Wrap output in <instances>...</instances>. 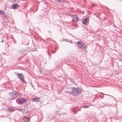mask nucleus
Wrapping results in <instances>:
<instances>
[{
    "instance_id": "1",
    "label": "nucleus",
    "mask_w": 122,
    "mask_h": 122,
    "mask_svg": "<svg viewBox=\"0 0 122 122\" xmlns=\"http://www.w3.org/2000/svg\"><path fill=\"white\" fill-rule=\"evenodd\" d=\"M81 90L79 88H76L73 87L72 88L71 91L69 93L74 96H76L80 95Z\"/></svg>"
},
{
    "instance_id": "9",
    "label": "nucleus",
    "mask_w": 122,
    "mask_h": 122,
    "mask_svg": "<svg viewBox=\"0 0 122 122\" xmlns=\"http://www.w3.org/2000/svg\"><path fill=\"white\" fill-rule=\"evenodd\" d=\"M40 99L38 97H36L34 99V101L35 102H38L40 100Z\"/></svg>"
},
{
    "instance_id": "15",
    "label": "nucleus",
    "mask_w": 122,
    "mask_h": 122,
    "mask_svg": "<svg viewBox=\"0 0 122 122\" xmlns=\"http://www.w3.org/2000/svg\"><path fill=\"white\" fill-rule=\"evenodd\" d=\"M26 120L28 121H30V119L29 117H26Z\"/></svg>"
},
{
    "instance_id": "22",
    "label": "nucleus",
    "mask_w": 122,
    "mask_h": 122,
    "mask_svg": "<svg viewBox=\"0 0 122 122\" xmlns=\"http://www.w3.org/2000/svg\"><path fill=\"white\" fill-rule=\"evenodd\" d=\"M86 46V48L87 47V46Z\"/></svg>"
},
{
    "instance_id": "13",
    "label": "nucleus",
    "mask_w": 122,
    "mask_h": 122,
    "mask_svg": "<svg viewBox=\"0 0 122 122\" xmlns=\"http://www.w3.org/2000/svg\"><path fill=\"white\" fill-rule=\"evenodd\" d=\"M74 19L77 21H78L79 20V18L77 17H75Z\"/></svg>"
},
{
    "instance_id": "8",
    "label": "nucleus",
    "mask_w": 122,
    "mask_h": 122,
    "mask_svg": "<svg viewBox=\"0 0 122 122\" xmlns=\"http://www.w3.org/2000/svg\"><path fill=\"white\" fill-rule=\"evenodd\" d=\"M1 14L3 15V17H6V14L3 11L1 12Z\"/></svg>"
},
{
    "instance_id": "18",
    "label": "nucleus",
    "mask_w": 122,
    "mask_h": 122,
    "mask_svg": "<svg viewBox=\"0 0 122 122\" xmlns=\"http://www.w3.org/2000/svg\"><path fill=\"white\" fill-rule=\"evenodd\" d=\"M3 11H2L1 10H0V13L1 14V13Z\"/></svg>"
},
{
    "instance_id": "23",
    "label": "nucleus",
    "mask_w": 122,
    "mask_h": 122,
    "mask_svg": "<svg viewBox=\"0 0 122 122\" xmlns=\"http://www.w3.org/2000/svg\"><path fill=\"white\" fill-rule=\"evenodd\" d=\"M106 95H107L106 94H105Z\"/></svg>"
},
{
    "instance_id": "4",
    "label": "nucleus",
    "mask_w": 122,
    "mask_h": 122,
    "mask_svg": "<svg viewBox=\"0 0 122 122\" xmlns=\"http://www.w3.org/2000/svg\"><path fill=\"white\" fill-rule=\"evenodd\" d=\"M19 93L17 92L16 91H15V92L14 94L12 95L11 97L10 98V100L14 99L17 97H19Z\"/></svg>"
},
{
    "instance_id": "11",
    "label": "nucleus",
    "mask_w": 122,
    "mask_h": 122,
    "mask_svg": "<svg viewBox=\"0 0 122 122\" xmlns=\"http://www.w3.org/2000/svg\"><path fill=\"white\" fill-rule=\"evenodd\" d=\"M24 52V51L23 50H20L19 51L18 53H19L22 54Z\"/></svg>"
},
{
    "instance_id": "16",
    "label": "nucleus",
    "mask_w": 122,
    "mask_h": 122,
    "mask_svg": "<svg viewBox=\"0 0 122 122\" xmlns=\"http://www.w3.org/2000/svg\"><path fill=\"white\" fill-rule=\"evenodd\" d=\"M55 1L58 2H60L61 1V0H55Z\"/></svg>"
},
{
    "instance_id": "17",
    "label": "nucleus",
    "mask_w": 122,
    "mask_h": 122,
    "mask_svg": "<svg viewBox=\"0 0 122 122\" xmlns=\"http://www.w3.org/2000/svg\"><path fill=\"white\" fill-rule=\"evenodd\" d=\"M12 2L13 3H15L16 2V0H12Z\"/></svg>"
},
{
    "instance_id": "19",
    "label": "nucleus",
    "mask_w": 122,
    "mask_h": 122,
    "mask_svg": "<svg viewBox=\"0 0 122 122\" xmlns=\"http://www.w3.org/2000/svg\"><path fill=\"white\" fill-rule=\"evenodd\" d=\"M20 110L21 111V110H23V109H21V108H20Z\"/></svg>"
},
{
    "instance_id": "20",
    "label": "nucleus",
    "mask_w": 122,
    "mask_h": 122,
    "mask_svg": "<svg viewBox=\"0 0 122 122\" xmlns=\"http://www.w3.org/2000/svg\"><path fill=\"white\" fill-rule=\"evenodd\" d=\"M85 47H83V48H82L83 49H85Z\"/></svg>"
},
{
    "instance_id": "5",
    "label": "nucleus",
    "mask_w": 122,
    "mask_h": 122,
    "mask_svg": "<svg viewBox=\"0 0 122 122\" xmlns=\"http://www.w3.org/2000/svg\"><path fill=\"white\" fill-rule=\"evenodd\" d=\"M78 44V47L80 48H81L83 47V42L82 41H78L77 43Z\"/></svg>"
},
{
    "instance_id": "6",
    "label": "nucleus",
    "mask_w": 122,
    "mask_h": 122,
    "mask_svg": "<svg viewBox=\"0 0 122 122\" xmlns=\"http://www.w3.org/2000/svg\"><path fill=\"white\" fill-rule=\"evenodd\" d=\"M20 7V6L17 4H15L13 5V9H17Z\"/></svg>"
},
{
    "instance_id": "14",
    "label": "nucleus",
    "mask_w": 122,
    "mask_h": 122,
    "mask_svg": "<svg viewBox=\"0 0 122 122\" xmlns=\"http://www.w3.org/2000/svg\"><path fill=\"white\" fill-rule=\"evenodd\" d=\"M89 106H86V105L83 106H82V107L83 108H87Z\"/></svg>"
},
{
    "instance_id": "10",
    "label": "nucleus",
    "mask_w": 122,
    "mask_h": 122,
    "mask_svg": "<svg viewBox=\"0 0 122 122\" xmlns=\"http://www.w3.org/2000/svg\"><path fill=\"white\" fill-rule=\"evenodd\" d=\"M15 91H14V92H9V94L10 95L12 94V95L13 94H14V93L15 92Z\"/></svg>"
},
{
    "instance_id": "7",
    "label": "nucleus",
    "mask_w": 122,
    "mask_h": 122,
    "mask_svg": "<svg viewBox=\"0 0 122 122\" xmlns=\"http://www.w3.org/2000/svg\"><path fill=\"white\" fill-rule=\"evenodd\" d=\"M88 18H86L84 19L83 21H82V23L84 25H85L87 21L88 20Z\"/></svg>"
},
{
    "instance_id": "12",
    "label": "nucleus",
    "mask_w": 122,
    "mask_h": 122,
    "mask_svg": "<svg viewBox=\"0 0 122 122\" xmlns=\"http://www.w3.org/2000/svg\"><path fill=\"white\" fill-rule=\"evenodd\" d=\"M8 109L11 112H13L14 110V109L11 108H9Z\"/></svg>"
},
{
    "instance_id": "21",
    "label": "nucleus",
    "mask_w": 122,
    "mask_h": 122,
    "mask_svg": "<svg viewBox=\"0 0 122 122\" xmlns=\"http://www.w3.org/2000/svg\"><path fill=\"white\" fill-rule=\"evenodd\" d=\"M3 41H1V42H3Z\"/></svg>"
},
{
    "instance_id": "3",
    "label": "nucleus",
    "mask_w": 122,
    "mask_h": 122,
    "mask_svg": "<svg viewBox=\"0 0 122 122\" xmlns=\"http://www.w3.org/2000/svg\"><path fill=\"white\" fill-rule=\"evenodd\" d=\"M16 75L19 77L20 79L23 82L26 83V82L25 81L24 76L22 73H16Z\"/></svg>"
},
{
    "instance_id": "2",
    "label": "nucleus",
    "mask_w": 122,
    "mask_h": 122,
    "mask_svg": "<svg viewBox=\"0 0 122 122\" xmlns=\"http://www.w3.org/2000/svg\"><path fill=\"white\" fill-rule=\"evenodd\" d=\"M27 101V100L23 98H20L17 99L16 100V102L18 104H21L26 102Z\"/></svg>"
}]
</instances>
